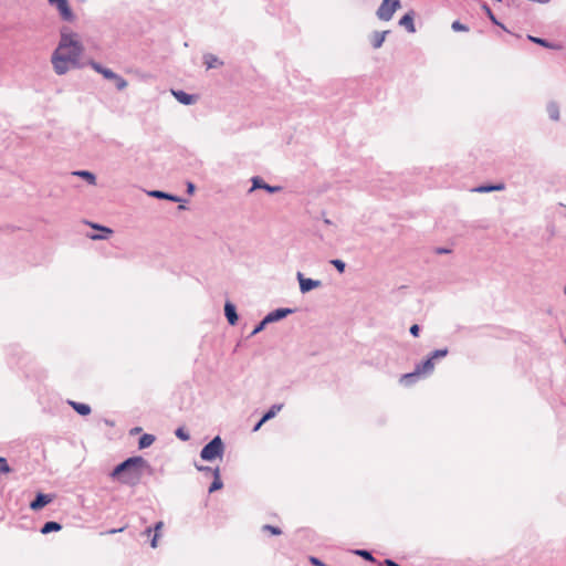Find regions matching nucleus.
Listing matches in <instances>:
<instances>
[{
	"instance_id": "f257e3e1",
	"label": "nucleus",
	"mask_w": 566,
	"mask_h": 566,
	"mask_svg": "<svg viewBox=\"0 0 566 566\" xmlns=\"http://www.w3.org/2000/svg\"><path fill=\"white\" fill-rule=\"evenodd\" d=\"M82 54L83 46L78 41L73 38H62L51 57L54 72L63 75L70 70L81 67Z\"/></svg>"
},
{
	"instance_id": "f03ea898",
	"label": "nucleus",
	"mask_w": 566,
	"mask_h": 566,
	"mask_svg": "<svg viewBox=\"0 0 566 566\" xmlns=\"http://www.w3.org/2000/svg\"><path fill=\"white\" fill-rule=\"evenodd\" d=\"M148 470L149 464L143 457H132L115 467L109 476L122 484L135 486Z\"/></svg>"
},
{
	"instance_id": "7ed1b4c3",
	"label": "nucleus",
	"mask_w": 566,
	"mask_h": 566,
	"mask_svg": "<svg viewBox=\"0 0 566 566\" xmlns=\"http://www.w3.org/2000/svg\"><path fill=\"white\" fill-rule=\"evenodd\" d=\"M223 452V443L220 437L213 438L207 446L201 450V458L206 461L214 460L221 457Z\"/></svg>"
},
{
	"instance_id": "20e7f679",
	"label": "nucleus",
	"mask_w": 566,
	"mask_h": 566,
	"mask_svg": "<svg viewBox=\"0 0 566 566\" xmlns=\"http://www.w3.org/2000/svg\"><path fill=\"white\" fill-rule=\"evenodd\" d=\"M90 65L99 74H102L106 80L114 81L117 90L123 91L127 87L128 83L125 78L119 76L118 74L114 73L112 70L103 67L101 64L91 61Z\"/></svg>"
},
{
	"instance_id": "39448f33",
	"label": "nucleus",
	"mask_w": 566,
	"mask_h": 566,
	"mask_svg": "<svg viewBox=\"0 0 566 566\" xmlns=\"http://www.w3.org/2000/svg\"><path fill=\"white\" fill-rule=\"evenodd\" d=\"M434 368L433 358L429 357L426 359L422 364L418 365L413 373L405 374L400 381L405 384H409L413 381L417 377L420 375H427L430 374Z\"/></svg>"
},
{
	"instance_id": "423d86ee",
	"label": "nucleus",
	"mask_w": 566,
	"mask_h": 566,
	"mask_svg": "<svg viewBox=\"0 0 566 566\" xmlns=\"http://www.w3.org/2000/svg\"><path fill=\"white\" fill-rule=\"evenodd\" d=\"M400 7L399 0H384L377 10V15L385 21L392 18L396 10Z\"/></svg>"
},
{
	"instance_id": "0eeeda50",
	"label": "nucleus",
	"mask_w": 566,
	"mask_h": 566,
	"mask_svg": "<svg viewBox=\"0 0 566 566\" xmlns=\"http://www.w3.org/2000/svg\"><path fill=\"white\" fill-rule=\"evenodd\" d=\"M49 3L53 7H55L61 15V18L65 21H72L74 15L71 10V7L69 4L67 0H48Z\"/></svg>"
},
{
	"instance_id": "6e6552de",
	"label": "nucleus",
	"mask_w": 566,
	"mask_h": 566,
	"mask_svg": "<svg viewBox=\"0 0 566 566\" xmlns=\"http://www.w3.org/2000/svg\"><path fill=\"white\" fill-rule=\"evenodd\" d=\"M297 279L300 282V290L302 293H307L311 290L321 286V281L306 279L303 276V274L301 272L297 273Z\"/></svg>"
},
{
	"instance_id": "1a4fd4ad",
	"label": "nucleus",
	"mask_w": 566,
	"mask_h": 566,
	"mask_svg": "<svg viewBox=\"0 0 566 566\" xmlns=\"http://www.w3.org/2000/svg\"><path fill=\"white\" fill-rule=\"evenodd\" d=\"M52 502V496L49 494L39 493L34 501L31 502L30 509L33 511H39L44 507L46 504Z\"/></svg>"
},
{
	"instance_id": "9d476101",
	"label": "nucleus",
	"mask_w": 566,
	"mask_h": 566,
	"mask_svg": "<svg viewBox=\"0 0 566 566\" xmlns=\"http://www.w3.org/2000/svg\"><path fill=\"white\" fill-rule=\"evenodd\" d=\"M255 189H264L269 192H277L281 190V187L269 186L260 177H253L252 178V188L250 189V191H253Z\"/></svg>"
},
{
	"instance_id": "9b49d317",
	"label": "nucleus",
	"mask_w": 566,
	"mask_h": 566,
	"mask_svg": "<svg viewBox=\"0 0 566 566\" xmlns=\"http://www.w3.org/2000/svg\"><path fill=\"white\" fill-rule=\"evenodd\" d=\"M172 95L177 98L178 102L185 105L193 104L197 101L196 95L187 94L184 91H172Z\"/></svg>"
},
{
	"instance_id": "f8f14e48",
	"label": "nucleus",
	"mask_w": 566,
	"mask_h": 566,
	"mask_svg": "<svg viewBox=\"0 0 566 566\" xmlns=\"http://www.w3.org/2000/svg\"><path fill=\"white\" fill-rule=\"evenodd\" d=\"M224 313H226V316H227V319H228L229 324L230 325H235L237 322H238V315H237L235 306L232 303L227 302L226 305H224Z\"/></svg>"
},
{
	"instance_id": "ddd939ff",
	"label": "nucleus",
	"mask_w": 566,
	"mask_h": 566,
	"mask_svg": "<svg viewBox=\"0 0 566 566\" xmlns=\"http://www.w3.org/2000/svg\"><path fill=\"white\" fill-rule=\"evenodd\" d=\"M399 24L405 28L408 33H413L416 31L413 24V14L406 13L400 20Z\"/></svg>"
},
{
	"instance_id": "4468645a",
	"label": "nucleus",
	"mask_w": 566,
	"mask_h": 566,
	"mask_svg": "<svg viewBox=\"0 0 566 566\" xmlns=\"http://www.w3.org/2000/svg\"><path fill=\"white\" fill-rule=\"evenodd\" d=\"M292 311L289 310V308H280V310H276L274 312H271L270 314H268L265 316V322H275V321H279L283 317H285L287 314H290Z\"/></svg>"
},
{
	"instance_id": "2eb2a0df",
	"label": "nucleus",
	"mask_w": 566,
	"mask_h": 566,
	"mask_svg": "<svg viewBox=\"0 0 566 566\" xmlns=\"http://www.w3.org/2000/svg\"><path fill=\"white\" fill-rule=\"evenodd\" d=\"M70 405L73 407V409L82 415V416H87L91 413V407L88 405H85V403H80V402H75V401H70Z\"/></svg>"
},
{
	"instance_id": "dca6fc26",
	"label": "nucleus",
	"mask_w": 566,
	"mask_h": 566,
	"mask_svg": "<svg viewBox=\"0 0 566 566\" xmlns=\"http://www.w3.org/2000/svg\"><path fill=\"white\" fill-rule=\"evenodd\" d=\"M62 528L61 524L57 522H46L41 528L42 534H49L51 532H57Z\"/></svg>"
},
{
	"instance_id": "f3484780",
	"label": "nucleus",
	"mask_w": 566,
	"mask_h": 566,
	"mask_svg": "<svg viewBox=\"0 0 566 566\" xmlns=\"http://www.w3.org/2000/svg\"><path fill=\"white\" fill-rule=\"evenodd\" d=\"M205 64L207 65V69L218 67L222 65L223 63L219 61V59L212 54H208L205 56Z\"/></svg>"
},
{
	"instance_id": "a211bd4d",
	"label": "nucleus",
	"mask_w": 566,
	"mask_h": 566,
	"mask_svg": "<svg viewBox=\"0 0 566 566\" xmlns=\"http://www.w3.org/2000/svg\"><path fill=\"white\" fill-rule=\"evenodd\" d=\"M214 480L213 482L211 483L210 488H209V492L212 493L214 491H218L222 488V482H221V479H220V473H219V469L217 468L214 471Z\"/></svg>"
},
{
	"instance_id": "6ab92c4d",
	"label": "nucleus",
	"mask_w": 566,
	"mask_h": 566,
	"mask_svg": "<svg viewBox=\"0 0 566 566\" xmlns=\"http://www.w3.org/2000/svg\"><path fill=\"white\" fill-rule=\"evenodd\" d=\"M282 405H274L270 408V410L262 417L261 422H265L276 416V413L282 409Z\"/></svg>"
},
{
	"instance_id": "aec40b11",
	"label": "nucleus",
	"mask_w": 566,
	"mask_h": 566,
	"mask_svg": "<svg viewBox=\"0 0 566 566\" xmlns=\"http://www.w3.org/2000/svg\"><path fill=\"white\" fill-rule=\"evenodd\" d=\"M154 441H155L154 436L146 433L140 437L138 444H139L140 449H145V448L150 447L154 443Z\"/></svg>"
},
{
	"instance_id": "412c9836",
	"label": "nucleus",
	"mask_w": 566,
	"mask_h": 566,
	"mask_svg": "<svg viewBox=\"0 0 566 566\" xmlns=\"http://www.w3.org/2000/svg\"><path fill=\"white\" fill-rule=\"evenodd\" d=\"M74 175H77L84 179H86L91 185H95V181H96V178L95 176L90 172V171H86V170H81V171H76L74 172Z\"/></svg>"
},
{
	"instance_id": "4be33fe9",
	"label": "nucleus",
	"mask_w": 566,
	"mask_h": 566,
	"mask_svg": "<svg viewBox=\"0 0 566 566\" xmlns=\"http://www.w3.org/2000/svg\"><path fill=\"white\" fill-rule=\"evenodd\" d=\"M164 526V523L160 521L158 522L156 525H155V535L151 539V547L156 548L157 547V539H158V536H159V532L160 530L163 528Z\"/></svg>"
},
{
	"instance_id": "5701e85b",
	"label": "nucleus",
	"mask_w": 566,
	"mask_h": 566,
	"mask_svg": "<svg viewBox=\"0 0 566 566\" xmlns=\"http://www.w3.org/2000/svg\"><path fill=\"white\" fill-rule=\"evenodd\" d=\"M11 472V468L9 467L7 460L0 457V473H9Z\"/></svg>"
},
{
	"instance_id": "b1692460",
	"label": "nucleus",
	"mask_w": 566,
	"mask_h": 566,
	"mask_svg": "<svg viewBox=\"0 0 566 566\" xmlns=\"http://www.w3.org/2000/svg\"><path fill=\"white\" fill-rule=\"evenodd\" d=\"M262 530L271 533L272 535H281L282 534V531L279 527L272 526V525H264L262 527Z\"/></svg>"
},
{
	"instance_id": "393cba45",
	"label": "nucleus",
	"mask_w": 566,
	"mask_h": 566,
	"mask_svg": "<svg viewBox=\"0 0 566 566\" xmlns=\"http://www.w3.org/2000/svg\"><path fill=\"white\" fill-rule=\"evenodd\" d=\"M355 554H356V555H358V556H360V557H363V558H365L366 560H369V562H374V560H375V558L373 557V555H371L369 552H367V551L357 549V551L355 552Z\"/></svg>"
},
{
	"instance_id": "a878e982",
	"label": "nucleus",
	"mask_w": 566,
	"mask_h": 566,
	"mask_svg": "<svg viewBox=\"0 0 566 566\" xmlns=\"http://www.w3.org/2000/svg\"><path fill=\"white\" fill-rule=\"evenodd\" d=\"M452 30H453L454 32H467V31H468V28H467L464 24H462L461 22H459V21H454V22L452 23Z\"/></svg>"
},
{
	"instance_id": "bb28decb",
	"label": "nucleus",
	"mask_w": 566,
	"mask_h": 566,
	"mask_svg": "<svg viewBox=\"0 0 566 566\" xmlns=\"http://www.w3.org/2000/svg\"><path fill=\"white\" fill-rule=\"evenodd\" d=\"M503 188H504L503 185H499V186L480 187L476 190L480 192H488V191H492V190H502Z\"/></svg>"
},
{
	"instance_id": "cd10ccee",
	"label": "nucleus",
	"mask_w": 566,
	"mask_h": 566,
	"mask_svg": "<svg viewBox=\"0 0 566 566\" xmlns=\"http://www.w3.org/2000/svg\"><path fill=\"white\" fill-rule=\"evenodd\" d=\"M532 41H534L535 43H538L543 46H546V48H555L553 44H551L549 42H547L544 38H530Z\"/></svg>"
},
{
	"instance_id": "c85d7f7f",
	"label": "nucleus",
	"mask_w": 566,
	"mask_h": 566,
	"mask_svg": "<svg viewBox=\"0 0 566 566\" xmlns=\"http://www.w3.org/2000/svg\"><path fill=\"white\" fill-rule=\"evenodd\" d=\"M339 273H343L345 271V263L342 260H332L331 262Z\"/></svg>"
},
{
	"instance_id": "c756f323",
	"label": "nucleus",
	"mask_w": 566,
	"mask_h": 566,
	"mask_svg": "<svg viewBox=\"0 0 566 566\" xmlns=\"http://www.w3.org/2000/svg\"><path fill=\"white\" fill-rule=\"evenodd\" d=\"M154 197H157V198H166V199H170V200H177L176 198H174L172 196H169L167 193H164L161 191H154L151 193Z\"/></svg>"
},
{
	"instance_id": "7c9ffc66",
	"label": "nucleus",
	"mask_w": 566,
	"mask_h": 566,
	"mask_svg": "<svg viewBox=\"0 0 566 566\" xmlns=\"http://www.w3.org/2000/svg\"><path fill=\"white\" fill-rule=\"evenodd\" d=\"M448 354V350L447 349H438L436 352H433V354L431 355V357L433 359L438 358V357H444L446 355Z\"/></svg>"
},
{
	"instance_id": "2f4dec72",
	"label": "nucleus",
	"mask_w": 566,
	"mask_h": 566,
	"mask_svg": "<svg viewBox=\"0 0 566 566\" xmlns=\"http://www.w3.org/2000/svg\"><path fill=\"white\" fill-rule=\"evenodd\" d=\"M269 322L265 318L253 329L252 335L260 333Z\"/></svg>"
},
{
	"instance_id": "473e14b6",
	"label": "nucleus",
	"mask_w": 566,
	"mask_h": 566,
	"mask_svg": "<svg viewBox=\"0 0 566 566\" xmlns=\"http://www.w3.org/2000/svg\"><path fill=\"white\" fill-rule=\"evenodd\" d=\"M176 436L185 441L188 440V438H189V436L187 433H185L182 429H178L176 431Z\"/></svg>"
},
{
	"instance_id": "72a5a7b5",
	"label": "nucleus",
	"mask_w": 566,
	"mask_h": 566,
	"mask_svg": "<svg viewBox=\"0 0 566 566\" xmlns=\"http://www.w3.org/2000/svg\"><path fill=\"white\" fill-rule=\"evenodd\" d=\"M385 38H376L375 41L373 42V46L375 49H378L381 46L382 42H384Z\"/></svg>"
},
{
	"instance_id": "f704fd0d",
	"label": "nucleus",
	"mask_w": 566,
	"mask_h": 566,
	"mask_svg": "<svg viewBox=\"0 0 566 566\" xmlns=\"http://www.w3.org/2000/svg\"><path fill=\"white\" fill-rule=\"evenodd\" d=\"M419 331H420V328H419V326H418L417 324H415V325H412V326L410 327V333H411L415 337H417V336L419 335Z\"/></svg>"
},
{
	"instance_id": "c9c22d12",
	"label": "nucleus",
	"mask_w": 566,
	"mask_h": 566,
	"mask_svg": "<svg viewBox=\"0 0 566 566\" xmlns=\"http://www.w3.org/2000/svg\"><path fill=\"white\" fill-rule=\"evenodd\" d=\"M380 566H400L391 559H385Z\"/></svg>"
},
{
	"instance_id": "e433bc0d",
	"label": "nucleus",
	"mask_w": 566,
	"mask_h": 566,
	"mask_svg": "<svg viewBox=\"0 0 566 566\" xmlns=\"http://www.w3.org/2000/svg\"><path fill=\"white\" fill-rule=\"evenodd\" d=\"M123 531H124V527L118 528V530H109V531L106 532V534H115L117 532H123Z\"/></svg>"
},
{
	"instance_id": "4c0bfd02",
	"label": "nucleus",
	"mask_w": 566,
	"mask_h": 566,
	"mask_svg": "<svg viewBox=\"0 0 566 566\" xmlns=\"http://www.w3.org/2000/svg\"><path fill=\"white\" fill-rule=\"evenodd\" d=\"M96 228H97V229L103 230V231H104V232H106L107 234L113 233V231H112L111 229H108V228H104V227H96Z\"/></svg>"
},
{
	"instance_id": "58836bf2",
	"label": "nucleus",
	"mask_w": 566,
	"mask_h": 566,
	"mask_svg": "<svg viewBox=\"0 0 566 566\" xmlns=\"http://www.w3.org/2000/svg\"><path fill=\"white\" fill-rule=\"evenodd\" d=\"M264 422H261V420L255 424V427L253 428V431H258L261 426L263 424Z\"/></svg>"
},
{
	"instance_id": "ea45409f",
	"label": "nucleus",
	"mask_w": 566,
	"mask_h": 566,
	"mask_svg": "<svg viewBox=\"0 0 566 566\" xmlns=\"http://www.w3.org/2000/svg\"><path fill=\"white\" fill-rule=\"evenodd\" d=\"M92 238H93V239H104L105 237H102V235H93Z\"/></svg>"
},
{
	"instance_id": "a19ab883",
	"label": "nucleus",
	"mask_w": 566,
	"mask_h": 566,
	"mask_svg": "<svg viewBox=\"0 0 566 566\" xmlns=\"http://www.w3.org/2000/svg\"><path fill=\"white\" fill-rule=\"evenodd\" d=\"M145 533H146L147 536H149L150 533H151V528H147Z\"/></svg>"
},
{
	"instance_id": "79ce46f5",
	"label": "nucleus",
	"mask_w": 566,
	"mask_h": 566,
	"mask_svg": "<svg viewBox=\"0 0 566 566\" xmlns=\"http://www.w3.org/2000/svg\"><path fill=\"white\" fill-rule=\"evenodd\" d=\"M189 191L192 192L193 191V185L192 184H189Z\"/></svg>"
},
{
	"instance_id": "37998d69",
	"label": "nucleus",
	"mask_w": 566,
	"mask_h": 566,
	"mask_svg": "<svg viewBox=\"0 0 566 566\" xmlns=\"http://www.w3.org/2000/svg\"><path fill=\"white\" fill-rule=\"evenodd\" d=\"M438 252H439V253H442V252H448V251H447V250H444V249H441V250H439Z\"/></svg>"
}]
</instances>
